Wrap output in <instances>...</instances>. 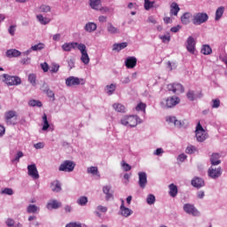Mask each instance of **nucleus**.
I'll return each mask as SVG.
<instances>
[{"mask_svg":"<svg viewBox=\"0 0 227 227\" xmlns=\"http://www.w3.org/2000/svg\"><path fill=\"white\" fill-rule=\"evenodd\" d=\"M121 123L125 127H137L139 123V117L136 115L125 116L121 120Z\"/></svg>","mask_w":227,"mask_h":227,"instance_id":"1","label":"nucleus"},{"mask_svg":"<svg viewBox=\"0 0 227 227\" xmlns=\"http://www.w3.org/2000/svg\"><path fill=\"white\" fill-rule=\"evenodd\" d=\"M180 104V98L178 97H169L161 101V106L164 109H171V107H175Z\"/></svg>","mask_w":227,"mask_h":227,"instance_id":"2","label":"nucleus"},{"mask_svg":"<svg viewBox=\"0 0 227 227\" xmlns=\"http://www.w3.org/2000/svg\"><path fill=\"white\" fill-rule=\"evenodd\" d=\"M208 20V14L207 12H198L193 15L192 23L194 26H201V24H205Z\"/></svg>","mask_w":227,"mask_h":227,"instance_id":"3","label":"nucleus"},{"mask_svg":"<svg viewBox=\"0 0 227 227\" xmlns=\"http://www.w3.org/2000/svg\"><path fill=\"white\" fill-rule=\"evenodd\" d=\"M3 77L7 86H19V84H22V80L19 76H12L4 74Z\"/></svg>","mask_w":227,"mask_h":227,"instance_id":"4","label":"nucleus"},{"mask_svg":"<svg viewBox=\"0 0 227 227\" xmlns=\"http://www.w3.org/2000/svg\"><path fill=\"white\" fill-rule=\"evenodd\" d=\"M196 138L200 143H203V141L207 139V131H205L200 122H199L196 127Z\"/></svg>","mask_w":227,"mask_h":227,"instance_id":"5","label":"nucleus"},{"mask_svg":"<svg viewBox=\"0 0 227 227\" xmlns=\"http://www.w3.org/2000/svg\"><path fill=\"white\" fill-rule=\"evenodd\" d=\"M75 168V163L71 160H65L59 168V171H65L66 173H72Z\"/></svg>","mask_w":227,"mask_h":227,"instance_id":"6","label":"nucleus"},{"mask_svg":"<svg viewBox=\"0 0 227 227\" xmlns=\"http://www.w3.org/2000/svg\"><path fill=\"white\" fill-rule=\"evenodd\" d=\"M86 82H84V79H79L75 76H69L67 80H66V85L68 87H72V86H79V84H85Z\"/></svg>","mask_w":227,"mask_h":227,"instance_id":"7","label":"nucleus"},{"mask_svg":"<svg viewBox=\"0 0 227 227\" xmlns=\"http://www.w3.org/2000/svg\"><path fill=\"white\" fill-rule=\"evenodd\" d=\"M17 113L13 110H9L4 114V121L6 125H15V122L12 121V120H17Z\"/></svg>","mask_w":227,"mask_h":227,"instance_id":"8","label":"nucleus"},{"mask_svg":"<svg viewBox=\"0 0 227 227\" xmlns=\"http://www.w3.org/2000/svg\"><path fill=\"white\" fill-rule=\"evenodd\" d=\"M222 174L223 171L221 170V167L215 168L214 165H212L207 171V175L210 178H219Z\"/></svg>","mask_w":227,"mask_h":227,"instance_id":"9","label":"nucleus"},{"mask_svg":"<svg viewBox=\"0 0 227 227\" xmlns=\"http://www.w3.org/2000/svg\"><path fill=\"white\" fill-rule=\"evenodd\" d=\"M168 91H172V93H184V85L180 83H170L168 85Z\"/></svg>","mask_w":227,"mask_h":227,"instance_id":"10","label":"nucleus"},{"mask_svg":"<svg viewBox=\"0 0 227 227\" xmlns=\"http://www.w3.org/2000/svg\"><path fill=\"white\" fill-rule=\"evenodd\" d=\"M28 176H31L34 180H38L40 175L38 174V169L36 168L35 164H31L27 166Z\"/></svg>","mask_w":227,"mask_h":227,"instance_id":"11","label":"nucleus"},{"mask_svg":"<svg viewBox=\"0 0 227 227\" xmlns=\"http://www.w3.org/2000/svg\"><path fill=\"white\" fill-rule=\"evenodd\" d=\"M184 210L186 212V214L198 216L200 215V211L194 207L192 204H184Z\"/></svg>","mask_w":227,"mask_h":227,"instance_id":"12","label":"nucleus"},{"mask_svg":"<svg viewBox=\"0 0 227 227\" xmlns=\"http://www.w3.org/2000/svg\"><path fill=\"white\" fill-rule=\"evenodd\" d=\"M186 49L188 52H190L191 54H194V51H196V41H194V37H188L186 41Z\"/></svg>","mask_w":227,"mask_h":227,"instance_id":"13","label":"nucleus"},{"mask_svg":"<svg viewBox=\"0 0 227 227\" xmlns=\"http://www.w3.org/2000/svg\"><path fill=\"white\" fill-rule=\"evenodd\" d=\"M138 184L141 189H145L146 187V184H148V179L146 177V173L140 172L138 173Z\"/></svg>","mask_w":227,"mask_h":227,"instance_id":"14","label":"nucleus"},{"mask_svg":"<svg viewBox=\"0 0 227 227\" xmlns=\"http://www.w3.org/2000/svg\"><path fill=\"white\" fill-rule=\"evenodd\" d=\"M47 208L48 210H57V208H61L62 204L61 202L56 200H51L47 203Z\"/></svg>","mask_w":227,"mask_h":227,"instance_id":"15","label":"nucleus"},{"mask_svg":"<svg viewBox=\"0 0 227 227\" xmlns=\"http://www.w3.org/2000/svg\"><path fill=\"white\" fill-rule=\"evenodd\" d=\"M137 59L136 57H128L125 60V67L128 68H136Z\"/></svg>","mask_w":227,"mask_h":227,"instance_id":"16","label":"nucleus"},{"mask_svg":"<svg viewBox=\"0 0 227 227\" xmlns=\"http://www.w3.org/2000/svg\"><path fill=\"white\" fill-rule=\"evenodd\" d=\"M192 185L196 189H201V187H205V181L200 177H194L192 180Z\"/></svg>","mask_w":227,"mask_h":227,"instance_id":"17","label":"nucleus"},{"mask_svg":"<svg viewBox=\"0 0 227 227\" xmlns=\"http://www.w3.org/2000/svg\"><path fill=\"white\" fill-rule=\"evenodd\" d=\"M121 214L123 215V217H129V215H132V210L125 207L124 200H121Z\"/></svg>","mask_w":227,"mask_h":227,"instance_id":"18","label":"nucleus"},{"mask_svg":"<svg viewBox=\"0 0 227 227\" xmlns=\"http://www.w3.org/2000/svg\"><path fill=\"white\" fill-rule=\"evenodd\" d=\"M219 159H221V155H219V153H213L210 157V162L212 166H219V164L221 163V160Z\"/></svg>","mask_w":227,"mask_h":227,"instance_id":"19","label":"nucleus"},{"mask_svg":"<svg viewBox=\"0 0 227 227\" xmlns=\"http://www.w3.org/2000/svg\"><path fill=\"white\" fill-rule=\"evenodd\" d=\"M63 51L70 52L73 49H77V43H66L62 45Z\"/></svg>","mask_w":227,"mask_h":227,"instance_id":"20","label":"nucleus"},{"mask_svg":"<svg viewBox=\"0 0 227 227\" xmlns=\"http://www.w3.org/2000/svg\"><path fill=\"white\" fill-rule=\"evenodd\" d=\"M168 194L171 198H176V194H178V187L175 184H171L168 185Z\"/></svg>","mask_w":227,"mask_h":227,"instance_id":"21","label":"nucleus"},{"mask_svg":"<svg viewBox=\"0 0 227 227\" xmlns=\"http://www.w3.org/2000/svg\"><path fill=\"white\" fill-rule=\"evenodd\" d=\"M103 192L106 194V199L107 200L113 199V191L111 190V185L104 186Z\"/></svg>","mask_w":227,"mask_h":227,"instance_id":"22","label":"nucleus"},{"mask_svg":"<svg viewBox=\"0 0 227 227\" xmlns=\"http://www.w3.org/2000/svg\"><path fill=\"white\" fill-rule=\"evenodd\" d=\"M37 20L42 24L43 26H47V24L51 23V19L47 17H43L42 14L36 15Z\"/></svg>","mask_w":227,"mask_h":227,"instance_id":"23","label":"nucleus"},{"mask_svg":"<svg viewBox=\"0 0 227 227\" xmlns=\"http://www.w3.org/2000/svg\"><path fill=\"white\" fill-rule=\"evenodd\" d=\"M167 121H169V123H174L175 127H177L178 129H181V127H184V122L176 120V117H168L167 119Z\"/></svg>","mask_w":227,"mask_h":227,"instance_id":"24","label":"nucleus"},{"mask_svg":"<svg viewBox=\"0 0 227 227\" xmlns=\"http://www.w3.org/2000/svg\"><path fill=\"white\" fill-rule=\"evenodd\" d=\"M51 191H53V192H60L61 184L59 183V181H58V180L53 181L51 184Z\"/></svg>","mask_w":227,"mask_h":227,"instance_id":"25","label":"nucleus"},{"mask_svg":"<svg viewBox=\"0 0 227 227\" xmlns=\"http://www.w3.org/2000/svg\"><path fill=\"white\" fill-rule=\"evenodd\" d=\"M90 4L92 10H100V6H102V0H90Z\"/></svg>","mask_w":227,"mask_h":227,"instance_id":"26","label":"nucleus"},{"mask_svg":"<svg viewBox=\"0 0 227 227\" xmlns=\"http://www.w3.org/2000/svg\"><path fill=\"white\" fill-rule=\"evenodd\" d=\"M191 17H192V14L191 12H184L181 16L182 24H184V25L189 24V22H191Z\"/></svg>","mask_w":227,"mask_h":227,"instance_id":"27","label":"nucleus"},{"mask_svg":"<svg viewBox=\"0 0 227 227\" xmlns=\"http://www.w3.org/2000/svg\"><path fill=\"white\" fill-rule=\"evenodd\" d=\"M178 12H180V7L178 6V4L172 3L170 5V15H174L176 17L178 15Z\"/></svg>","mask_w":227,"mask_h":227,"instance_id":"28","label":"nucleus"},{"mask_svg":"<svg viewBox=\"0 0 227 227\" xmlns=\"http://www.w3.org/2000/svg\"><path fill=\"white\" fill-rule=\"evenodd\" d=\"M84 29L87 33H93V31H97V24L89 22L85 25Z\"/></svg>","mask_w":227,"mask_h":227,"instance_id":"29","label":"nucleus"},{"mask_svg":"<svg viewBox=\"0 0 227 227\" xmlns=\"http://www.w3.org/2000/svg\"><path fill=\"white\" fill-rule=\"evenodd\" d=\"M20 51L18 50H8L6 51L7 58H19L20 56Z\"/></svg>","mask_w":227,"mask_h":227,"instance_id":"30","label":"nucleus"},{"mask_svg":"<svg viewBox=\"0 0 227 227\" xmlns=\"http://www.w3.org/2000/svg\"><path fill=\"white\" fill-rule=\"evenodd\" d=\"M129 43H114L113 51H117V52H120V51H123V49H126Z\"/></svg>","mask_w":227,"mask_h":227,"instance_id":"31","label":"nucleus"},{"mask_svg":"<svg viewBox=\"0 0 227 227\" xmlns=\"http://www.w3.org/2000/svg\"><path fill=\"white\" fill-rule=\"evenodd\" d=\"M201 53L204 54V56H208L209 54H212V48L208 44H204L201 49Z\"/></svg>","mask_w":227,"mask_h":227,"instance_id":"32","label":"nucleus"},{"mask_svg":"<svg viewBox=\"0 0 227 227\" xmlns=\"http://www.w3.org/2000/svg\"><path fill=\"white\" fill-rule=\"evenodd\" d=\"M108 33L111 35H116V33H120V30H118L115 27L113 26V23L109 22L107 23V27H106Z\"/></svg>","mask_w":227,"mask_h":227,"instance_id":"33","label":"nucleus"},{"mask_svg":"<svg viewBox=\"0 0 227 227\" xmlns=\"http://www.w3.org/2000/svg\"><path fill=\"white\" fill-rule=\"evenodd\" d=\"M223 13H224V7L223 6L219 7L215 12V20H221V17H223Z\"/></svg>","mask_w":227,"mask_h":227,"instance_id":"34","label":"nucleus"},{"mask_svg":"<svg viewBox=\"0 0 227 227\" xmlns=\"http://www.w3.org/2000/svg\"><path fill=\"white\" fill-rule=\"evenodd\" d=\"M113 108L117 113H125V106H123L121 104L115 103V104L113 105Z\"/></svg>","mask_w":227,"mask_h":227,"instance_id":"35","label":"nucleus"},{"mask_svg":"<svg viewBox=\"0 0 227 227\" xmlns=\"http://www.w3.org/2000/svg\"><path fill=\"white\" fill-rule=\"evenodd\" d=\"M107 95H113L114 91H116V84L112 83L110 85H106V87Z\"/></svg>","mask_w":227,"mask_h":227,"instance_id":"36","label":"nucleus"},{"mask_svg":"<svg viewBox=\"0 0 227 227\" xmlns=\"http://www.w3.org/2000/svg\"><path fill=\"white\" fill-rule=\"evenodd\" d=\"M43 130H47L51 125L49 124V121L47 120V114H43Z\"/></svg>","mask_w":227,"mask_h":227,"instance_id":"37","label":"nucleus"},{"mask_svg":"<svg viewBox=\"0 0 227 227\" xmlns=\"http://www.w3.org/2000/svg\"><path fill=\"white\" fill-rule=\"evenodd\" d=\"M87 173H89L90 175H96L97 176H100V174H98V167L88 168Z\"/></svg>","mask_w":227,"mask_h":227,"instance_id":"38","label":"nucleus"},{"mask_svg":"<svg viewBox=\"0 0 227 227\" xmlns=\"http://www.w3.org/2000/svg\"><path fill=\"white\" fill-rule=\"evenodd\" d=\"M78 205L81 207H84L88 204V197L86 196H82L77 200Z\"/></svg>","mask_w":227,"mask_h":227,"instance_id":"39","label":"nucleus"},{"mask_svg":"<svg viewBox=\"0 0 227 227\" xmlns=\"http://www.w3.org/2000/svg\"><path fill=\"white\" fill-rule=\"evenodd\" d=\"M27 214H36L38 212V207L36 205H29L27 207Z\"/></svg>","mask_w":227,"mask_h":227,"instance_id":"40","label":"nucleus"},{"mask_svg":"<svg viewBox=\"0 0 227 227\" xmlns=\"http://www.w3.org/2000/svg\"><path fill=\"white\" fill-rule=\"evenodd\" d=\"M81 61H82L84 65H88L90 63V56L88 55V51L82 53Z\"/></svg>","mask_w":227,"mask_h":227,"instance_id":"41","label":"nucleus"},{"mask_svg":"<svg viewBox=\"0 0 227 227\" xmlns=\"http://www.w3.org/2000/svg\"><path fill=\"white\" fill-rule=\"evenodd\" d=\"M43 49H45V44L43 43H39L35 44L34 46L31 47V51H42Z\"/></svg>","mask_w":227,"mask_h":227,"instance_id":"42","label":"nucleus"},{"mask_svg":"<svg viewBox=\"0 0 227 227\" xmlns=\"http://www.w3.org/2000/svg\"><path fill=\"white\" fill-rule=\"evenodd\" d=\"M28 106H30L31 107H42L43 105L41 101L32 99L28 102Z\"/></svg>","mask_w":227,"mask_h":227,"instance_id":"43","label":"nucleus"},{"mask_svg":"<svg viewBox=\"0 0 227 227\" xmlns=\"http://www.w3.org/2000/svg\"><path fill=\"white\" fill-rule=\"evenodd\" d=\"M50 72L51 74H58V72H59V64L52 63L51 66Z\"/></svg>","mask_w":227,"mask_h":227,"instance_id":"44","label":"nucleus"},{"mask_svg":"<svg viewBox=\"0 0 227 227\" xmlns=\"http://www.w3.org/2000/svg\"><path fill=\"white\" fill-rule=\"evenodd\" d=\"M39 12L42 13H49V12H51V6L43 4L39 8Z\"/></svg>","mask_w":227,"mask_h":227,"instance_id":"45","label":"nucleus"},{"mask_svg":"<svg viewBox=\"0 0 227 227\" xmlns=\"http://www.w3.org/2000/svg\"><path fill=\"white\" fill-rule=\"evenodd\" d=\"M28 82H29L30 83H32L33 86H35V84H36V74H30L28 75Z\"/></svg>","mask_w":227,"mask_h":227,"instance_id":"46","label":"nucleus"},{"mask_svg":"<svg viewBox=\"0 0 227 227\" xmlns=\"http://www.w3.org/2000/svg\"><path fill=\"white\" fill-rule=\"evenodd\" d=\"M155 2H150V0H145V10H151V8H153V4Z\"/></svg>","mask_w":227,"mask_h":227,"instance_id":"47","label":"nucleus"},{"mask_svg":"<svg viewBox=\"0 0 227 227\" xmlns=\"http://www.w3.org/2000/svg\"><path fill=\"white\" fill-rule=\"evenodd\" d=\"M146 202L148 205H153V203H155V195L149 194L146 199Z\"/></svg>","mask_w":227,"mask_h":227,"instance_id":"48","label":"nucleus"},{"mask_svg":"<svg viewBox=\"0 0 227 227\" xmlns=\"http://www.w3.org/2000/svg\"><path fill=\"white\" fill-rule=\"evenodd\" d=\"M44 93L50 98H54V91H52L49 87H46L45 90H43Z\"/></svg>","mask_w":227,"mask_h":227,"instance_id":"49","label":"nucleus"},{"mask_svg":"<svg viewBox=\"0 0 227 227\" xmlns=\"http://www.w3.org/2000/svg\"><path fill=\"white\" fill-rule=\"evenodd\" d=\"M76 49L80 50L81 54H82L84 52H88V51H86V45L84 43H77Z\"/></svg>","mask_w":227,"mask_h":227,"instance_id":"50","label":"nucleus"},{"mask_svg":"<svg viewBox=\"0 0 227 227\" xmlns=\"http://www.w3.org/2000/svg\"><path fill=\"white\" fill-rule=\"evenodd\" d=\"M212 108L217 109L221 106V100L219 98L212 99Z\"/></svg>","mask_w":227,"mask_h":227,"instance_id":"51","label":"nucleus"},{"mask_svg":"<svg viewBox=\"0 0 227 227\" xmlns=\"http://www.w3.org/2000/svg\"><path fill=\"white\" fill-rule=\"evenodd\" d=\"M17 30V25H12L9 27V35H11V36H15V31Z\"/></svg>","mask_w":227,"mask_h":227,"instance_id":"52","label":"nucleus"},{"mask_svg":"<svg viewBox=\"0 0 227 227\" xmlns=\"http://www.w3.org/2000/svg\"><path fill=\"white\" fill-rule=\"evenodd\" d=\"M21 157H24V153H22L21 151H19L17 153L15 159L12 160V162H15V161L19 162V160H20Z\"/></svg>","mask_w":227,"mask_h":227,"instance_id":"53","label":"nucleus"},{"mask_svg":"<svg viewBox=\"0 0 227 227\" xmlns=\"http://www.w3.org/2000/svg\"><path fill=\"white\" fill-rule=\"evenodd\" d=\"M197 149H196V146L194 145H189L187 148H186V153H189V154H192V153H194V152H196Z\"/></svg>","mask_w":227,"mask_h":227,"instance_id":"54","label":"nucleus"},{"mask_svg":"<svg viewBox=\"0 0 227 227\" xmlns=\"http://www.w3.org/2000/svg\"><path fill=\"white\" fill-rule=\"evenodd\" d=\"M145 109H146V104L145 103H139L136 107L137 111H145Z\"/></svg>","mask_w":227,"mask_h":227,"instance_id":"55","label":"nucleus"},{"mask_svg":"<svg viewBox=\"0 0 227 227\" xmlns=\"http://www.w3.org/2000/svg\"><path fill=\"white\" fill-rule=\"evenodd\" d=\"M186 97L189 100L194 101L196 97L194 96V91L190 90L187 92Z\"/></svg>","mask_w":227,"mask_h":227,"instance_id":"56","label":"nucleus"},{"mask_svg":"<svg viewBox=\"0 0 227 227\" xmlns=\"http://www.w3.org/2000/svg\"><path fill=\"white\" fill-rule=\"evenodd\" d=\"M2 194H7V196H12L13 194V190L12 188H5L2 191Z\"/></svg>","mask_w":227,"mask_h":227,"instance_id":"57","label":"nucleus"},{"mask_svg":"<svg viewBox=\"0 0 227 227\" xmlns=\"http://www.w3.org/2000/svg\"><path fill=\"white\" fill-rule=\"evenodd\" d=\"M121 167H122V169H124V171H130V169H132V167H130V165H129L125 161H122Z\"/></svg>","mask_w":227,"mask_h":227,"instance_id":"58","label":"nucleus"},{"mask_svg":"<svg viewBox=\"0 0 227 227\" xmlns=\"http://www.w3.org/2000/svg\"><path fill=\"white\" fill-rule=\"evenodd\" d=\"M160 39L162 40V42H164V43L170 42L171 36L169 35V34H168L166 35H160Z\"/></svg>","mask_w":227,"mask_h":227,"instance_id":"59","label":"nucleus"},{"mask_svg":"<svg viewBox=\"0 0 227 227\" xmlns=\"http://www.w3.org/2000/svg\"><path fill=\"white\" fill-rule=\"evenodd\" d=\"M41 68L43 72H49V64H47V62L42 63Z\"/></svg>","mask_w":227,"mask_h":227,"instance_id":"60","label":"nucleus"},{"mask_svg":"<svg viewBox=\"0 0 227 227\" xmlns=\"http://www.w3.org/2000/svg\"><path fill=\"white\" fill-rule=\"evenodd\" d=\"M98 11L101 12V13H107L108 12H110V9L108 7L100 6Z\"/></svg>","mask_w":227,"mask_h":227,"instance_id":"61","label":"nucleus"},{"mask_svg":"<svg viewBox=\"0 0 227 227\" xmlns=\"http://www.w3.org/2000/svg\"><path fill=\"white\" fill-rule=\"evenodd\" d=\"M6 224H7V226L12 227L15 224V221H13V219L9 218L6 221Z\"/></svg>","mask_w":227,"mask_h":227,"instance_id":"62","label":"nucleus"},{"mask_svg":"<svg viewBox=\"0 0 227 227\" xmlns=\"http://www.w3.org/2000/svg\"><path fill=\"white\" fill-rule=\"evenodd\" d=\"M34 147H35L36 150H40L41 148H43V143L39 142V143H37V144H35V145H34Z\"/></svg>","mask_w":227,"mask_h":227,"instance_id":"63","label":"nucleus"},{"mask_svg":"<svg viewBox=\"0 0 227 227\" xmlns=\"http://www.w3.org/2000/svg\"><path fill=\"white\" fill-rule=\"evenodd\" d=\"M66 227H82V225L81 223H70L69 224H67Z\"/></svg>","mask_w":227,"mask_h":227,"instance_id":"64","label":"nucleus"}]
</instances>
